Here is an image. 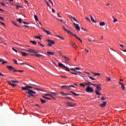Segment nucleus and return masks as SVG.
Segmentation results:
<instances>
[{
  "mask_svg": "<svg viewBox=\"0 0 126 126\" xmlns=\"http://www.w3.org/2000/svg\"><path fill=\"white\" fill-rule=\"evenodd\" d=\"M101 84H98V85H96V90H95V92L96 94V95H101V93H100L99 91H101Z\"/></svg>",
  "mask_w": 126,
  "mask_h": 126,
  "instance_id": "3",
  "label": "nucleus"
},
{
  "mask_svg": "<svg viewBox=\"0 0 126 126\" xmlns=\"http://www.w3.org/2000/svg\"><path fill=\"white\" fill-rule=\"evenodd\" d=\"M30 42L32 43V44H36L37 42L35 40H31Z\"/></svg>",
  "mask_w": 126,
  "mask_h": 126,
  "instance_id": "34",
  "label": "nucleus"
},
{
  "mask_svg": "<svg viewBox=\"0 0 126 126\" xmlns=\"http://www.w3.org/2000/svg\"><path fill=\"white\" fill-rule=\"evenodd\" d=\"M21 53L23 56H28L29 55V54L28 53H27L26 52H22Z\"/></svg>",
  "mask_w": 126,
  "mask_h": 126,
  "instance_id": "23",
  "label": "nucleus"
},
{
  "mask_svg": "<svg viewBox=\"0 0 126 126\" xmlns=\"http://www.w3.org/2000/svg\"><path fill=\"white\" fill-rule=\"evenodd\" d=\"M58 64H59V66H60V67H64V68H66L67 71H70V69L68 67H66V66H65L64 64H63L61 62H59Z\"/></svg>",
  "mask_w": 126,
  "mask_h": 126,
  "instance_id": "7",
  "label": "nucleus"
},
{
  "mask_svg": "<svg viewBox=\"0 0 126 126\" xmlns=\"http://www.w3.org/2000/svg\"><path fill=\"white\" fill-rule=\"evenodd\" d=\"M107 105V102L106 101H103L102 104H100V106L102 108H105Z\"/></svg>",
  "mask_w": 126,
  "mask_h": 126,
  "instance_id": "10",
  "label": "nucleus"
},
{
  "mask_svg": "<svg viewBox=\"0 0 126 126\" xmlns=\"http://www.w3.org/2000/svg\"><path fill=\"white\" fill-rule=\"evenodd\" d=\"M12 49L13 50H14V51H15V52H18L17 50H16V49H15L14 47L12 48Z\"/></svg>",
  "mask_w": 126,
  "mask_h": 126,
  "instance_id": "62",
  "label": "nucleus"
},
{
  "mask_svg": "<svg viewBox=\"0 0 126 126\" xmlns=\"http://www.w3.org/2000/svg\"><path fill=\"white\" fill-rule=\"evenodd\" d=\"M106 99V98H105V97H103V96L101 97V100L103 101H105V100Z\"/></svg>",
  "mask_w": 126,
  "mask_h": 126,
  "instance_id": "45",
  "label": "nucleus"
},
{
  "mask_svg": "<svg viewBox=\"0 0 126 126\" xmlns=\"http://www.w3.org/2000/svg\"><path fill=\"white\" fill-rule=\"evenodd\" d=\"M24 24H28V23H27V22H23Z\"/></svg>",
  "mask_w": 126,
  "mask_h": 126,
  "instance_id": "64",
  "label": "nucleus"
},
{
  "mask_svg": "<svg viewBox=\"0 0 126 126\" xmlns=\"http://www.w3.org/2000/svg\"><path fill=\"white\" fill-rule=\"evenodd\" d=\"M59 54H60L61 56H62V57H63V53L61 52V51H59Z\"/></svg>",
  "mask_w": 126,
  "mask_h": 126,
  "instance_id": "51",
  "label": "nucleus"
},
{
  "mask_svg": "<svg viewBox=\"0 0 126 126\" xmlns=\"http://www.w3.org/2000/svg\"><path fill=\"white\" fill-rule=\"evenodd\" d=\"M42 97L45 99H47L48 100H51V98H48V97H46L45 95H44V96H42Z\"/></svg>",
  "mask_w": 126,
  "mask_h": 126,
  "instance_id": "41",
  "label": "nucleus"
},
{
  "mask_svg": "<svg viewBox=\"0 0 126 126\" xmlns=\"http://www.w3.org/2000/svg\"><path fill=\"white\" fill-rule=\"evenodd\" d=\"M38 44H39V45H40L42 47H44L45 46L43 44H42V43H40V41H38Z\"/></svg>",
  "mask_w": 126,
  "mask_h": 126,
  "instance_id": "46",
  "label": "nucleus"
},
{
  "mask_svg": "<svg viewBox=\"0 0 126 126\" xmlns=\"http://www.w3.org/2000/svg\"><path fill=\"white\" fill-rule=\"evenodd\" d=\"M47 53L49 57H50V55H55V52H51V51H47Z\"/></svg>",
  "mask_w": 126,
  "mask_h": 126,
  "instance_id": "15",
  "label": "nucleus"
},
{
  "mask_svg": "<svg viewBox=\"0 0 126 126\" xmlns=\"http://www.w3.org/2000/svg\"><path fill=\"white\" fill-rule=\"evenodd\" d=\"M36 90H38L39 91H42L41 89H40L39 88H35Z\"/></svg>",
  "mask_w": 126,
  "mask_h": 126,
  "instance_id": "58",
  "label": "nucleus"
},
{
  "mask_svg": "<svg viewBox=\"0 0 126 126\" xmlns=\"http://www.w3.org/2000/svg\"><path fill=\"white\" fill-rule=\"evenodd\" d=\"M26 51L27 52H32V53H36V52H35V50L34 49H28V50H26Z\"/></svg>",
  "mask_w": 126,
  "mask_h": 126,
  "instance_id": "16",
  "label": "nucleus"
},
{
  "mask_svg": "<svg viewBox=\"0 0 126 126\" xmlns=\"http://www.w3.org/2000/svg\"><path fill=\"white\" fill-rule=\"evenodd\" d=\"M13 61H14V62L16 64H18V62H17V60H16V59H13Z\"/></svg>",
  "mask_w": 126,
  "mask_h": 126,
  "instance_id": "57",
  "label": "nucleus"
},
{
  "mask_svg": "<svg viewBox=\"0 0 126 126\" xmlns=\"http://www.w3.org/2000/svg\"><path fill=\"white\" fill-rule=\"evenodd\" d=\"M86 92L92 93L94 91L93 87H88L86 90Z\"/></svg>",
  "mask_w": 126,
  "mask_h": 126,
  "instance_id": "5",
  "label": "nucleus"
},
{
  "mask_svg": "<svg viewBox=\"0 0 126 126\" xmlns=\"http://www.w3.org/2000/svg\"><path fill=\"white\" fill-rule=\"evenodd\" d=\"M74 26L75 27V28L77 31H80V27H79V25L78 24H75V23H74Z\"/></svg>",
  "mask_w": 126,
  "mask_h": 126,
  "instance_id": "14",
  "label": "nucleus"
},
{
  "mask_svg": "<svg viewBox=\"0 0 126 126\" xmlns=\"http://www.w3.org/2000/svg\"><path fill=\"white\" fill-rule=\"evenodd\" d=\"M11 4H12V5H15L16 6V8H19L20 7H22V5H18L17 4H14L13 3H11Z\"/></svg>",
  "mask_w": 126,
  "mask_h": 126,
  "instance_id": "26",
  "label": "nucleus"
},
{
  "mask_svg": "<svg viewBox=\"0 0 126 126\" xmlns=\"http://www.w3.org/2000/svg\"><path fill=\"white\" fill-rule=\"evenodd\" d=\"M7 68H8L9 70H13L14 72H21V73L24 72V70H17L14 67L11 65L7 66Z\"/></svg>",
  "mask_w": 126,
  "mask_h": 126,
  "instance_id": "2",
  "label": "nucleus"
},
{
  "mask_svg": "<svg viewBox=\"0 0 126 126\" xmlns=\"http://www.w3.org/2000/svg\"><path fill=\"white\" fill-rule=\"evenodd\" d=\"M63 99H68V100H71L72 101H74L73 99H71L70 97H63Z\"/></svg>",
  "mask_w": 126,
  "mask_h": 126,
  "instance_id": "28",
  "label": "nucleus"
},
{
  "mask_svg": "<svg viewBox=\"0 0 126 126\" xmlns=\"http://www.w3.org/2000/svg\"><path fill=\"white\" fill-rule=\"evenodd\" d=\"M11 82L19 83V81L17 80H11Z\"/></svg>",
  "mask_w": 126,
  "mask_h": 126,
  "instance_id": "43",
  "label": "nucleus"
},
{
  "mask_svg": "<svg viewBox=\"0 0 126 126\" xmlns=\"http://www.w3.org/2000/svg\"><path fill=\"white\" fill-rule=\"evenodd\" d=\"M0 76H5V75H4V74H2L1 72H0Z\"/></svg>",
  "mask_w": 126,
  "mask_h": 126,
  "instance_id": "52",
  "label": "nucleus"
},
{
  "mask_svg": "<svg viewBox=\"0 0 126 126\" xmlns=\"http://www.w3.org/2000/svg\"><path fill=\"white\" fill-rule=\"evenodd\" d=\"M122 51H124V52H126V49H121Z\"/></svg>",
  "mask_w": 126,
  "mask_h": 126,
  "instance_id": "63",
  "label": "nucleus"
},
{
  "mask_svg": "<svg viewBox=\"0 0 126 126\" xmlns=\"http://www.w3.org/2000/svg\"><path fill=\"white\" fill-rule=\"evenodd\" d=\"M63 29L65 31V32H67V29H65V27L64 26H63Z\"/></svg>",
  "mask_w": 126,
  "mask_h": 126,
  "instance_id": "49",
  "label": "nucleus"
},
{
  "mask_svg": "<svg viewBox=\"0 0 126 126\" xmlns=\"http://www.w3.org/2000/svg\"><path fill=\"white\" fill-rule=\"evenodd\" d=\"M52 94H53L54 96H56V95H59V93H55V92H51Z\"/></svg>",
  "mask_w": 126,
  "mask_h": 126,
  "instance_id": "40",
  "label": "nucleus"
},
{
  "mask_svg": "<svg viewBox=\"0 0 126 126\" xmlns=\"http://www.w3.org/2000/svg\"><path fill=\"white\" fill-rule=\"evenodd\" d=\"M79 67H75V68H71V70H73V71H77V70H80Z\"/></svg>",
  "mask_w": 126,
  "mask_h": 126,
  "instance_id": "20",
  "label": "nucleus"
},
{
  "mask_svg": "<svg viewBox=\"0 0 126 126\" xmlns=\"http://www.w3.org/2000/svg\"><path fill=\"white\" fill-rule=\"evenodd\" d=\"M57 37H59V38H61V39H63V40H64V38L62 37V36H60V35H56Z\"/></svg>",
  "mask_w": 126,
  "mask_h": 126,
  "instance_id": "37",
  "label": "nucleus"
},
{
  "mask_svg": "<svg viewBox=\"0 0 126 126\" xmlns=\"http://www.w3.org/2000/svg\"><path fill=\"white\" fill-rule=\"evenodd\" d=\"M42 30L43 32H45L48 35H52V32H51L47 31V30H45V29H42Z\"/></svg>",
  "mask_w": 126,
  "mask_h": 126,
  "instance_id": "9",
  "label": "nucleus"
},
{
  "mask_svg": "<svg viewBox=\"0 0 126 126\" xmlns=\"http://www.w3.org/2000/svg\"><path fill=\"white\" fill-rule=\"evenodd\" d=\"M45 96H50V97H52L53 99H55L54 97H53L52 95L51 94H44Z\"/></svg>",
  "mask_w": 126,
  "mask_h": 126,
  "instance_id": "33",
  "label": "nucleus"
},
{
  "mask_svg": "<svg viewBox=\"0 0 126 126\" xmlns=\"http://www.w3.org/2000/svg\"><path fill=\"white\" fill-rule=\"evenodd\" d=\"M13 24L15 25V26H16V27H19V26H18V25H17V24H16V23H15V22H13Z\"/></svg>",
  "mask_w": 126,
  "mask_h": 126,
  "instance_id": "56",
  "label": "nucleus"
},
{
  "mask_svg": "<svg viewBox=\"0 0 126 126\" xmlns=\"http://www.w3.org/2000/svg\"><path fill=\"white\" fill-rule=\"evenodd\" d=\"M61 88L62 89L70 90V86H67L66 85H63L61 86Z\"/></svg>",
  "mask_w": 126,
  "mask_h": 126,
  "instance_id": "8",
  "label": "nucleus"
},
{
  "mask_svg": "<svg viewBox=\"0 0 126 126\" xmlns=\"http://www.w3.org/2000/svg\"><path fill=\"white\" fill-rule=\"evenodd\" d=\"M85 18H86V19L87 20H88V21H89V22H91V20L90 19L89 17H88L87 16H86Z\"/></svg>",
  "mask_w": 126,
  "mask_h": 126,
  "instance_id": "44",
  "label": "nucleus"
},
{
  "mask_svg": "<svg viewBox=\"0 0 126 126\" xmlns=\"http://www.w3.org/2000/svg\"><path fill=\"white\" fill-rule=\"evenodd\" d=\"M71 93L73 94V95H74L75 96H79V94H77L75 92H73V91H71Z\"/></svg>",
  "mask_w": 126,
  "mask_h": 126,
  "instance_id": "31",
  "label": "nucleus"
},
{
  "mask_svg": "<svg viewBox=\"0 0 126 126\" xmlns=\"http://www.w3.org/2000/svg\"><path fill=\"white\" fill-rule=\"evenodd\" d=\"M119 84H120L122 86L123 90H125L126 87L124 84H123V83H122V82H119Z\"/></svg>",
  "mask_w": 126,
  "mask_h": 126,
  "instance_id": "18",
  "label": "nucleus"
},
{
  "mask_svg": "<svg viewBox=\"0 0 126 126\" xmlns=\"http://www.w3.org/2000/svg\"><path fill=\"white\" fill-rule=\"evenodd\" d=\"M99 25L101 27H104V26H105V22H101V23H99Z\"/></svg>",
  "mask_w": 126,
  "mask_h": 126,
  "instance_id": "21",
  "label": "nucleus"
},
{
  "mask_svg": "<svg viewBox=\"0 0 126 126\" xmlns=\"http://www.w3.org/2000/svg\"><path fill=\"white\" fill-rule=\"evenodd\" d=\"M88 77H89V78H90V79H91L92 80H96L95 78H94L93 77H92V76H88Z\"/></svg>",
  "mask_w": 126,
  "mask_h": 126,
  "instance_id": "38",
  "label": "nucleus"
},
{
  "mask_svg": "<svg viewBox=\"0 0 126 126\" xmlns=\"http://www.w3.org/2000/svg\"><path fill=\"white\" fill-rule=\"evenodd\" d=\"M61 94L63 96H65V95H70V94H66L65 93H64L63 92H61Z\"/></svg>",
  "mask_w": 126,
  "mask_h": 126,
  "instance_id": "42",
  "label": "nucleus"
},
{
  "mask_svg": "<svg viewBox=\"0 0 126 126\" xmlns=\"http://www.w3.org/2000/svg\"><path fill=\"white\" fill-rule=\"evenodd\" d=\"M67 105L69 107H74L75 106H76V104H73L70 102H68V103H67Z\"/></svg>",
  "mask_w": 126,
  "mask_h": 126,
  "instance_id": "13",
  "label": "nucleus"
},
{
  "mask_svg": "<svg viewBox=\"0 0 126 126\" xmlns=\"http://www.w3.org/2000/svg\"><path fill=\"white\" fill-rule=\"evenodd\" d=\"M71 45L73 48H74V49H77V48H78V46L74 42H72V43H71Z\"/></svg>",
  "mask_w": 126,
  "mask_h": 126,
  "instance_id": "12",
  "label": "nucleus"
},
{
  "mask_svg": "<svg viewBox=\"0 0 126 126\" xmlns=\"http://www.w3.org/2000/svg\"><path fill=\"white\" fill-rule=\"evenodd\" d=\"M72 74H74L75 75H77V73H75V72H71Z\"/></svg>",
  "mask_w": 126,
  "mask_h": 126,
  "instance_id": "50",
  "label": "nucleus"
},
{
  "mask_svg": "<svg viewBox=\"0 0 126 126\" xmlns=\"http://www.w3.org/2000/svg\"><path fill=\"white\" fill-rule=\"evenodd\" d=\"M66 32H67L68 34H71L72 35H73V36H75V37H76L77 39H78V40H79V41H80V42H81L82 43L83 42V41L82 40V39H81V38H80V37H78L77 34H74L73 33H72V32H71V31H68V30H66Z\"/></svg>",
  "mask_w": 126,
  "mask_h": 126,
  "instance_id": "4",
  "label": "nucleus"
},
{
  "mask_svg": "<svg viewBox=\"0 0 126 126\" xmlns=\"http://www.w3.org/2000/svg\"><path fill=\"white\" fill-rule=\"evenodd\" d=\"M113 18H114V22H117V21H118L117 18H115V17H114V16L113 17Z\"/></svg>",
  "mask_w": 126,
  "mask_h": 126,
  "instance_id": "48",
  "label": "nucleus"
},
{
  "mask_svg": "<svg viewBox=\"0 0 126 126\" xmlns=\"http://www.w3.org/2000/svg\"><path fill=\"white\" fill-rule=\"evenodd\" d=\"M45 0V2H46L48 6H50V5L49 3H48V2L47 1V0Z\"/></svg>",
  "mask_w": 126,
  "mask_h": 126,
  "instance_id": "53",
  "label": "nucleus"
},
{
  "mask_svg": "<svg viewBox=\"0 0 126 126\" xmlns=\"http://www.w3.org/2000/svg\"><path fill=\"white\" fill-rule=\"evenodd\" d=\"M8 82L9 84H10V85H11L12 86H13L14 87H16V84L11 83V82H10V81H8Z\"/></svg>",
  "mask_w": 126,
  "mask_h": 126,
  "instance_id": "29",
  "label": "nucleus"
},
{
  "mask_svg": "<svg viewBox=\"0 0 126 126\" xmlns=\"http://www.w3.org/2000/svg\"><path fill=\"white\" fill-rule=\"evenodd\" d=\"M106 81H111V77H106Z\"/></svg>",
  "mask_w": 126,
  "mask_h": 126,
  "instance_id": "39",
  "label": "nucleus"
},
{
  "mask_svg": "<svg viewBox=\"0 0 126 126\" xmlns=\"http://www.w3.org/2000/svg\"><path fill=\"white\" fill-rule=\"evenodd\" d=\"M90 17H91V20L93 22H95V23H96V21H95V20H94V18L93 17V16H92V14H90Z\"/></svg>",
  "mask_w": 126,
  "mask_h": 126,
  "instance_id": "27",
  "label": "nucleus"
},
{
  "mask_svg": "<svg viewBox=\"0 0 126 126\" xmlns=\"http://www.w3.org/2000/svg\"><path fill=\"white\" fill-rule=\"evenodd\" d=\"M18 21H19V22H20V23H22V20L21 18H19V20H17Z\"/></svg>",
  "mask_w": 126,
  "mask_h": 126,
  "instance_id": "47",
  "label": "nucleus"
},
{
  "mask_svg": "<svg viewBox=\"0 0 126 126\" xmlns=\"http://www.w3.org/2000/svg\"><path fill=\"white\" fill-rule=\"evenodd\" d=\"M21 65H23L24 64H25L26 65H28L29 66H31V67H32V65H30V64H28V63H20Z\"/></svg>",
  "mask_w": 126,
  "mask_h": 126,
  "instance_id": "32",
  "label": "nucleus"
},
{
  "mask_svg": "<svg viewBox=\"0 0 126 126\" xmlns=\"http://www.w3.org/2000/svg\"><path fill=\"white\" fill-rule=\"evenodd\" d=\"M63 57L66 62H69V61H70V58H69V57H67V56H63Z\"/></svg>",
  "mask_w": 126,
  "mask_h": 126,
  "instance_id": "17",
  "label": "nucleus"
},
{
  "mask_svg": "<svg viewBox=\"0 0 126 126\" xmlns=\"http://www.w3.org/2000/svg\"><path fill=\"white\" fill-rule=\"evenodd\" d=\"M61 77H62L63 78H67L66 76H63V75H61Z\"/></svg>",
  "mask_w": 126,
  "mask_h": 126,
  "instance_id": "59",
  "label": "nucleus"
},
{
  "mask_svg": "<svg viewBox=\"0 0 126 126\" xmlns=\"http://www.w3.org/2000/svg\"><path fill=\"white\" fill-rule=\"evenodd\" d=\"M52 12H54V13L56 12V10H55V9H54V8H52Z\"/></svg>",
  "mask_w": 126,
  "mask_h": 126,
  "instance_id": "61",
  "label": "nucleus"
},
{
  "mask_svg": "<svg viewBox=\"0 0 126 126\" xmlns=\"http://www.w3.org/2000/svg\"><path fill=\"white\" fill-rule=\"evenodd\" d=\"M52 63H53V64H54L56 66H58V64H57V63H55V62H54V61H52Z\"/></svg>",
  "mask_w": 126,
  "mask_h": 126,
  "instance_id": "60",
  "label": "nucleus"
},
{
  "mask_svg": "<svg viewBox=\"0 0 126 126\" xmlns=\"http://www.w3.org/2000/svg\"><path fill=\"white\" fill-rule=\"evenodd\" d=\"M5 63H7V61H3V59L2 64H4Z\"/></svg>",
  "mask_w": 126,
  "mask_h": 126,
  "instance_id": "55",
  "label": "nucleus"
},
{
  "mask_svg": "<svg viewBox=\"0 0 126 126\" xmlns=\"http://www.w3.org/2000/svg\"><path fill=\"white\" fill-rule=\"evenodd\" d=\"M47 42H48V45L49 46H52V44H55L56 43L55 40H51V39H48Z\"/></svg>",
  "mask_w": 126,
  "mask_h": 126,
  "instance_id": "6",
  "label": "nucleus"
},
{
  "mask_svg": "<svg viewBox=\"0 0 126 126\" xmlns=\"http://www.w3.org/2000/svg\"><path fill=\"white\" fill-rule=\"evenodd\" d=\"M34 17L35 20H36V21H38V18L37 15H36V14H35Z\"/></svg>",
  "mask_w": 126,
  "mask_h": 126,
  "instance_id": "36",
  "label": "nucleus"
},
{
  "mask_svg": "<svg viewBox=\"0 0 126 126\" xmlns=\"http://www.w3.org/2000/svg\"><path fill=\"white\" fill-rule=\"evenodd\" d=\"M32 88H33L32 86H27L25 87H22L21 89H22V90H28V92H26V93L28 94L27 96L28 97V98H31V96L34 97V95H33V94H36V93L35 91H33V90H32Z\"/></svg>",
  "mask_w": 126,
  "mask_h": 126,
  "instance_id": "1",
  "label": "nucleus"
},
{
  "mask_svg": "<svg viewBox=\"0 0 126 126\" xmlns=\"http://www.w3.org/2000/svg\"><path fill=\"white\" fill-rule=\"evenodd\" d=\"M87 82H85L84 83H81L80 84V86H82V87L85 88Z\"/></svg>",
  "mask_w": 126,
  "mask_h": 126,
  "instance_id": "25",
  "label": "nucleus"
},
{
  "mask_svg": "<svg viewBox=\"0 0 126 126\" xmlns=\"http://www.w3.org/2000/svg\"><path fill=\"white\" fill-rule=\"evenodd\" d=\"M36 52L35 56H36V57H40L41 56H42L41 54H39V53H37L38 51H35Z\"/></svg>",
  "mask_w": 126,
  "mask_h": 126,
  "instance_id": "19",
  "label": "nucleus"
},
{
  "mask_svg": "<svg viewBox=\"0 0 126 126\" xmlns=\"http://www.w3.org/2000/svg\"><path fill=\"white\" fill-rule=\"evenodd\" d=\"M92 73H93V74H94L95 76H97V75H98V76H99V75H100V73H94V72H92Z\"/></svg>",
  "mask_w": 126,
  "mask_h": 126,
  "instance_id": "24",
  "label": "nucleus"
},
{
  "mask_svg": "<svg viewBox=\"0 0 126 126\" xmlns=\"http://www.w3.org/2000/svg\"><path fill=\"white\" fill-rule=\"evenodd\" d=\"M57 15H58V16H59V17H62V16L61 15H60L59 12L57 13Z\"/></svg>",
  "mask_w": 126,
  "mask_h": 126,
  "instance_id": "54",
  "label": "nucleus"
},
{
  "mask_svg": "<svg viewBox=\"0 0 126 126\" xmlns=\"http://www.w3.org/2000/svg\"><path fill=\"white\" fill-rule=\"evenodd\" d=\"M68 16H69V18H70L71 20H72V19H73L74 21H76V22H79L78 21L76 20V18H75L74 16H72V15H68Z\"/></svg>",
  "mask_w": 126,
  "mask_h": 126,
  "instance_id": "11",
  "label": "nucleus"
},
{
  "mask_svg": "<svg viewBox=\"0 0 126 126\" xmlns=\"http://www.w3.org/2000/svg\"><path fill=\"white\" fill-rule=\"evenodd\" d=\"M93 83H92L91 82H90V81H89L88 80H87V82H86V85H88V87H90V85H92Z\"/></svg>",
  "mask_w": 126,
  "mask_h": 126,
  "instance_id": "22",
  "label": "nucleus"
},
{
  "mask_svg": "<svg viewBox=\"0 0 126 126\" xmlns=\"http://www.w3.org/2000/svg\"><path fill=\"white\" fill-rule=\"evenodd\" d=\"M40 101L42 104H44L45 103H46L45 100H43V99L41 98Z\"/></svg>",
  "mask_w": 126,
  "mask_h": 126,
  "instance_id": "35",
  "label": "nucleus"
},
{
  "mask_svg": "<svg viewBox=\"0 0 126 126\" xmlns=\"http://www.w3.org/2000/svg\"><path fill=\"white\" fill-rule=\"evenodd\" d=\"M41 37H42V35H39V36H34L35 38H37L38 39H40V40L42 39Z\"/></svg>",
  "mask_w": 126,
  "mask_h": 126,
  "instance_id": "30",
  "label": "nucleus"
}]
</instances>
